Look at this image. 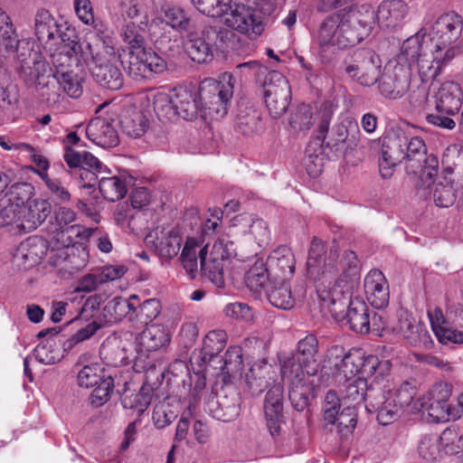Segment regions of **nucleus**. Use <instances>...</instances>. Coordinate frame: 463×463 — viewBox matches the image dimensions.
Segmentation results:
<instances>
[{
  "label": "nucleus",
  "instance_id": "14",
  "mask_svg": "<svg viewBox=\"0 0 463 463\" xmlns=\"http://www.w3.org/2000/svg\"><path fill=\"white\" fill-rule=\"evenodd\" d=\"M207 406L213 418L224 422L232 421L240 414V392L234 386L226 384L209 398Z\"/></svg>",
  "mask_w": 463,
  "mask_h": 463
},
{
  "label": "nucleus",
  "instance_id": "9",
  "mask_svg": "<svg viewBox=\"0 0 463 463\" xmlns=\"http://www.w3.org/2000/svg\"><path fill=\"white\" fill-rule=\"evenodd\" d=\"M280 373L283 380L288 382V399L298 411H303L307 407L316 388L328 385L330 380L328 373H321L317 377H307V373L298 372Z\"/></svg>",
  "mask_w": 463,
  "mask_h": 463
},
{
  "label": "nucleus",
  "instance_id": "13",
  "mask_svg": "<svg viewBox=\"0 0 463 463\" xmlns=\"http://www.w3.org/2000/svg\"><path fill=\"white\" fill-rule=\"evenodd\" d=\"M406 142L407 134L402 128H391L384 135L379 159V170L383 178L391 177L393 168L403 162Z\"/></svg>",
  "mask_w": 463,
  "mask_h": 463
},
{
  "label": "nucleus",
  "instance_id": "63",
  "mask_svg": "<svg viewBox=\"0 0 463 463\" xmlns=\"http://www.w3.org/2000/svg\"><path fill=\"white\" fill-rule=\"evenodd\" d=\"M94 387L90 398V402L93 406L99 407L109 400L114 380L110 376L105 377Z\"/></svg>",
  "mask_w": 463,
  "mask_h": 463
},
{
  "label": "nucleus",
  "instance_id": "62",
  "mask_svg": "<svg viewBox=\"0 0 463 463\" xmlns=\"http://www.w3.org/2000/svg\"><path fill=\"white\" fill-rule=\"evenodd\" d=\"M22 222L21 208L10 204L4 199H1L0 209V228L12 226L14 229L21 232L20 223Z\"/></svg>",
  "mask_w": 463,
  "mask_h": 463
},
{
  "label": "nucleus",
  "instance_id": "57",
  "mask_svg": "<svg viewBox=\"0 0 463 463\" xmlns=\"http://www.w3.org/2000/svg\"><path fill=\"white\" fill-rule=\"evenodd\" d=\"M235 222L249 226V232L254 236L260 245L269 241V231L266 222L261 219H253L250 215L241 214L234 219Z\"/></svg>",
  "mask_w": 463,
  "mask_h": 463
},
{
  "label": "nucleus",
  "instance_id": "25",
  "mask_svg": "<svg viewBox=\"0 0 463 463\" xmlns=\"http://www.w3.org/2000/svg\"><path fill=\"white\" fill-rule=\"evenodd\" d=\"M409 8L402 0H384L374 11V20L379 25L386 29H395L403 24Z\"/></svg>",
  "mask_w": 463,
  "mask_h": 463
},
{
  "label": "nucleus",
  "instance_id": "42",
  "mask_svg": "<svg viewBox=\"0 0 463 463\" xmlns=\"http://www.w3.org/2000/svg\"><path fill=\"white\" fill-rule=\"evenodd\" d=\"M214 369H219L224 375V381L239 373L242 369V351L239 346L229 347L224 356H220L215 364L210 365Z\"/></svg>",
  "mask_w": 463,
  "mask_h": 463
},
{
  "label": "nucleus",
  "instance_id": "6",
  "mask_svg": "<svg viewBox=\"0 0 463 463\" xmlns=\"http://www.w3.org/2000/svg\"><path fill=\"white\" fill-rule=\"evenodd\" d=\"M235 80L225 72L220 80L205 79L200 83L199 100L204 118L220 119L227 115L233 95Z\"/></svg>",
  "mask_w": 463,
  "mask_h": 463
},
{
  "label": "nucleus",
  "instance_id": "61",
  "mask_svg": "<svg viewBox=\"0 0 463 463\" xmlns=\"http://www.w3.org/2000/svg\"><path fill=\"white\" fill-rule=\"evenodd\" d=\"M194 6L209 16L220 17L232 8L231 0H192Z\"/></svg>",
  "mask_w": 463,
  "mask_h": 463
},
{
  "label": "nucleus",
  "instance_id": "51",
  "mask_svg": "<svg viewBox=\"0 0 463 463\" xmlns=\"http://www.w3.org/2000/svg\"><path fill=\"white\" fill-rule=\"evenodd\" d=\"M430 190L433 202L438 207L448 208L456 201L457 194L453 184L446 177L434 182Z\"/></svg>",
  "mask_w": 463,
  "mask_h": 463
},
{
  "label": "nucleus",
  "instance_id": "45",
  "mask_svg": "<svg viewBox=\"0 0 463 463\" xmlns=\"http://www.w3.org/2000/svg\"><path fill=\"white\" fill-rule=\"evenodd\" d=\"M153 389L144 384L138 392H130L125 389L121 396V404L125 409H128L140 416L150 405L152 400Z\"/></svg>",
  "mask_w": 463,
  "mask_h": 463
},
{
  "label": "nucleus",
  "instance_id": "19",
  "mask_svg": "<svg viewBox=\"0 0 463 463\" xmlns=\"http://www.w3.org/2000/svg\"><path fill=\"white\" fill-rule=\"evenodd\" d=\"M225 24L230 28L249 37H256L263 31L261 22L254 15L253 11L244 5H235L227 11Z\"/></svg>",
  "mask_w": 463,
  "mask_h": 463
},
{
  "label": "nucleus",
  "instance_id": "55",
  "mask_svg": "<svg viewBox=\"0 0 463 463\" xmlns=\"http://www.w3.org/2000/svg\"><path fill=\"white\" fill-rule=\"evenodd\" d=\"M437 389L433 390L430 402L426 406L429 417L434 422L447 421L451 416V408L448 403L449 392L445 390V394L440 398H435Z\"/></svg>",
  "mask_w": 463,
  "mask_h": 463
},
{
  "label": "nucleus",
  "instance_id": "59",
  "mask_svg": "<svg viewBox=\"0 0 463 463\" xmlns=\"http://www.w3.org/2000/svg\"><path fill=\"white\" fill-rule=\"evenodd\" d=\"M314 109L310 105H299L290 116L289 125L296 130L309 129L314 124Z\"/></svg>",
  "mask_w": 463,
  "mask_h": 463
},
{
  "label": "nucleus",
  "instance_id": "44",
  "mask_svg": "<svg viewBox=\"0 0 463 463\" xmlns=\"http://www.w3.org/2000/svg\"><path fill=\"white\" fill-rule=\"evenodd\" d=\"M167 331L159 325H150L142 331L137 338L138 345L142 351H156L169 342Z\"/></svg>",
  "mask_w": 463,
  "mask_h": 463
},
{
  "label": "nucleus",
  "instance_id": "21",
  "mask_svg": "<svg viewBox=\"0 0 463 463\" xmlns=\"http://www.w3.org/2000/svg\"><path fill=\"white\" fill-rule=\"evenodd\" d=\"M364 289L367 301L376 309H383L389 304V284L379 269H371L364 280Z\"/></svg>",
  "mask_w": 463,
  "mask_h": 463
},
{
  "label": "nucleus",
  "instance_id": "28",
  "mask_svg": "<svg viewBox=\"0 0 463 463\" xmlns=\"http://www.w3.org/2000/svg\"><path fill=\"white\" fill-rule=\"evenodd\" d=\"M137 304V295H131L128 298L115 297L103 307L102 317L109 324L119 322L125 317L134 321L135 306Z\"/></svg>",
  "mask_w": 463,
  "mask_h": 463
},
{
  "label": "nucleus",
  "instance_id": "48",
  "mask_svg": "<svg viewBox=\"0 0 463 463\" xmlns=\"http://www.w3.org/2000/svg\"><path fill=\"white\" fill-rule=\"evenodd\" d=\"M368 385L367 381L364 378H357L353 383L347 384L342 393V402L345 405L356 408L361 402H364V405L368 403V393L372 386Z\"/></svg>",
  "mask_w": 463,
  "mask_h": 463
},
{
  "label": "nucleus",
  "instance_id": "41",
  "mask_svg": "<svg viewBox=\"0 0 463 463\" xmlns=\"http://www.w3.org/2000/svg\"><path fill=\"white\" fill-rule=\"evenodd\" d=\"M334 364L333 374L341 382L348 381L359 373V365L361 364V349H354L344 354L339 360Z\"/></svg>",
  "mask_w": 463,
  "mask_h": 463
},
{
  "label": "nucleus",
  "instance_id": "50",
  "mask_svg": "<svg viewBox=\"0 0 463 463\" xmlns=\"http://www.w3.org/2000/svg\"><path fill=\"white\" fill-rule=\"evenodd\" d=\"M356 424V408L346 405L340 413H337L335 420L328 423V427L330 431L335 430L342 438H346L353 433Z\"/></svg>",
  "mask_w": 463,
  "mask_h": 463
},
{
  "label": "nucleus",
  "instance_id": "17",
  "mask_svg": "<svg viewBox=\"0 0 463 463\" xmlns=\"http://www.w3.org/2000/svg\"><path fill=\"white\" fill-rule=\"evenodd\" d=\"M410 71L402 65H396L392 69H385L379 80V90L383 96L391 99L402 97L409 89Z\"/></svg>",
  "mask_w": 463,
  "mask_h": 463
},
{
  "label": "nucleus",
  "instance_id": "12",
  "mask_svg": "<svg viewBox=\"0 0 463 463\" xmlns=\"http://www.w3.org/2000/svg\"><path fill=\"white\" fill-rule=\"evenodd\" d=\"M364 407L368 412L377 414V420L382 425L394 422L400 418L402 411L390 387L379 383L371 387L368 393V403Z\"/></svg>",
  "mask_w": 463,
  "mask_h": 463
},
{
  "label": "nucleus",
  "instance_id": "15",
  "mask_svg": "<svg viewBox=\"0 0 463 463\" xmlns=\"http://www.w3.org/2000/svg\"><path fill=\"white\" fill-rule=\"evenodd\" d=\"M126 72L134 80L149 78L153 73H161L166 68L165 61L155 52L145 48L137 55L121 61Z\"/></svg>",
  "mask_w": 463,
  "mask_h": 463
},
{
  "label": "nucleus",
  "instance_id": "5",
  "mask_svg": "<svg viewBox=\"0 0 463 463\" xmlns=\"http://www.w3.org/2000/svg\"><path fill=\"white\" fill-rule=\"evenodd\" d=\"M148 100L159 119L175 121L183 118L193 121L199 116L204 118L202 106H199V93L185 89L175 90L173 94L155 91L148 96Z\"/></svg>",
  "mask_w": 463,
  "mask_h": 463
},
{
  "label": "nucleus",
  "instance_id": "16",
  "mask_svg": "<svg viewBox=\"0 0 463 463\" xmlns=\"http://www.w3.org/2000/svg\"><path fill=\"white\" fill-rule=\"evenodd\" d=\"M456 441L458 442L457 447L459 448L463 445V436H458L455 430L446 429L440 436L437 434L424 436L418 445V452L424 460L436 461L441 458L445 453L442 449L443 444L448 446L449 443Z\"/></svg>",
  "mask_w": 463,
  "mask_h": 463
},
{
  "label": "nucleus",
  "instance_id": "22",
  "mask_svg": "<svg viewBox=\"0 0 463 463\" xmlns=\"http://www.w3.org/2000/svg\"><path fill=\"white\" fill-rule=\"evenodd\" d=\"M266 264L271 279L290 280L296 267L295 256L290 248L282 245L269 255Z\"/></svg>",
  "mask_w": 463,
  "mask_h": 463
},
{
  "label": "nucleus",
  "instance_id": "23",
  "mask_svg": "<svg viewBox=\"0 0 463 463\" xmlns=\"http://www.w3.org/2000/svg\"><path fill=\"white\" fill-rule=\"evenodd\" d=\"M148 31V20L143 15L139 21H129L123 24L120 29V38L128 48V59L131 55H137L146 48V38Z\"/></svg>",
  "mask_w": 463,
  "mask_h": 463
},
{
  "label": "nucleus",
  "instance_id": "58",
  "mask_svg": "<svg viewBox=\"0 0 463 463\" xmlns=\"http://www.w3.org/2000/svg\"><path fill=\"white\" fill-rule=\"evenodd\" d=\"M161 312V303L156 298H149L142 304L135 306L134 321L147 326L156 319Z\"/></svg>",
  "mask_w": 463,
  "mask_h": 463
},
{
  "label": "nucleus",
  "instance_id": "10",
  "mask_svg": "<svg viewBox=\"0 0 463 463\" xmlns=\"http://www.w3.org/2000/svg\"><path fill=\"white\" fill-rule=\"evenodd\" d=\"M263 97L266 107L274 118L287 111L291 99V90L286 77L278 71H271L263 82Z\"/></svg>",
  "mask_w": 463,
  "mask_h": 463
},
{
  "label": "nucleus",
  "instance_id": "8",
  "mask_svg": "<svg viewBox=\"0 0 463 463\" xmlns=\"http://www.w3.org/2000/svg\"><path fill=\"white\" fill-rule=\"evenodd\" d=\"M405 145V169L408 174L419 175L421 179H432L437 175L439 160L434 154H428L427 146L422 137L407 135Z\"/></svg>",
  "mask_w": 463,
  "mask_h": 463
},
{
  "label": "nucleus",
  "instance_id": "60",
  "mask_svg": "<svg viewBox=\"0 0 463 463\" xmlns=\"http://www.w3.org/2000/svg\"><path fill=\"white\" fill-rule=\"evenodd\" d=\"M188 53L194 61L198 63L207 62L212 60L213 56V49L200 36L189 35Z\"/></svg>",
  "mask_w": 463,
  "mask_h": 463
},
{
  "label": "nucleus",
  "instance_id": "56",
  "mask_svg": "<svg viewBox=\"0 0 463 463\" xmlns=\"http://www.w3.org/2000/svg\"><path fill=\"white\" fill-rule=\"evenodd\" d=\"M233 33L221 25H207L202 31L201 37L213 50H223Z\"/></svg>",
  "mask_w": 463,
  "mask_h": 463
},
{
  "label": "nucleus",
  "instance_id": "33",
  "mask_svg": "<svg viewBox=\"0 0 463 463\" xmlns=\"http://www.w3.org/2000/svg\"><path fill=\"white\" fill-rule=\"evenodd\" d=\"M274 374L269 364L264 361L253 364L245 375L247 391L251 395H260L268 387Z\"/></svg>",
  "mask_w": 463,
  "mask_h": 463
},
{
  "label": "nucleus",
  "instance_id": "32",
  "mask_svg": "<svg viewBox=\"0 0 463 463\" xmlns=\"http://www.w3.org/2000/svg\"><path fill=\"white\" fill-rule=\"evenodd\" d=\"M118 61L97 63L91 68V75L101 87L110 90H118L124 84V77L117 65Z\"/></svg>",
  "mask_w": 463,
  "mask_h": 463
},
{
  "label": "nucleus",
  "instance_id": "43",
  "mask_svg": "<svg viewBox=\"0 0 463 463\" xmlns=\"http://www.w3.org/2000/svg\"><path fill=\"white\" fill-rule=\"evenodd\" d=\"M34 27L38 40L44 44H49L52 41L60 39V33H63L61 31L51 14L46 10H42L37 13Z\"/></svg>",
  "mask_w": 463,
  "mask_h": 463
},
{
  "label": "nucleus",
  "instance_id": "20",
  "mask_svg": "<svg viewBox=\"0 0 463 463\" xmlns=\"http://www.w3.org/2000/svg\"><path fill=\"white\" fill-rule=\"evenodd\" d=\"M351 61L361 71L359 83L363 86H372L378 81L381 61L378 55L371 49H357L348 54Z\"/></svg>",
  "mask_w": 463,
  "mask_h": 463
},
{
  "label": "nucleus",
  "instance_id": "4",
  "mask_svg": "<svg viewBox=\"0 0 463 463\" xmlns=\"http://www.w3.org/2000/svg\"><path fill=\"white\" fill-rule=\"evenodd\" d=\"M430 43L421 39L419 34L406 39L402 45L401 59L408 61L410 67L416 66L421 80H434L441 66L451 61L456 55L455 48L446 52L430 49Z\"/></svg>",
  "mask_w": 463,
  "mask_h": 463
},
{
  "label": "nucleus",
  "instance_id": "54",
  "mask_svg": "<svg viewBox=\"0 0 463 463\" xmlns=\"http://www.w3.org/2000/svg\"><path fill=\"white\" fill-rule=\"evenodd\" d=\"M76 70L66 71L58 74L61 82V92L66 93L70 98L78 99L83 93V77Z\"/></svg>",
  "mask_w": 463,
  "mask_h": 463
},
{
  "label": "nucleus",
  "instance_id": "27",
  "mask_svg": "<svg viewBox=\"0 0 463 463\" xmlns=\"http://www.w3.org/2000/svg\"><path fill=\"white\" fill-rule=\"evenodd\" d=\"M51 213V204L47 200L36 198L21 208V232L27 233L36 230Z\"/></svg>",
  "mask_w": 463,
  "mask_h": 463
},
{
  "label": "nucleus",
  "instance_id": "47",
  "mask_svg": "<svg viewBox=\"0 0 463 463\" xmlns=\"http://www.w3.org/2000/svg\"><path fill=\"white\" fill-rule=\"evenodd\" d=\"M245 279L250 290L261 293L266 290L269 283H271V276L268 271V266L262 260H257L246 272Z\"/></svg>",
  "mask_w": 463,
  "mask_h": 463
},
{
  "label": "nucleus",
  "instance_id": "52",
  "mask_svg": "<svg viewBox=\"0 0 463 463\" xmlns=\"http://www.w3.org/2000/svg\"><path fill=\"white\" fill-rule=\"evenodd\" d=\"M40 178L47 187V194L56 203H67L71 201V195L68 185L62 183L60 178L50 175L48 173L40 174Z\"/></svg>",
  "mask_w": 463,
  "mask_h": 463
},
{
  "label": "nucleus",
  "instance_id": "40",
  "mask_svg": "<svg viewBox=\"0 0 463 463\" xmlns=\"http://www.w3.org/2000/svg\"><path fill=\"white\" fill-rule=\"evenodd\" d=\"M201 269L207 279L217 288L224 287L223 263L220 258H214L213 253L208 255L207 245L199 250Z\"/></svg>",
  "mask_w": 463,
  "mask_h": 463
},
{
  "label": "nucleus",
  "instance_id": "35",
  "mask_svg": "<svg viewBox=\"0 0 463 463\" xmlns=\"http://www.w3.org/2000/svg\"><path fill=\"white\" fill-rule=\"evenodd\" d=\"M86 178L99 181V189L102 196L110 202L122 199L128 193L125 180L117 176L98 175L95 173L86 172Z\"/></svg>",
  "mask_w": 463,
  "mask_h": 463
},
{
  "label": "nucleus",
  "instance_id": "7",
  "mask_svg": "<svg viewBox=\"0 0 463 463\" xmlns=\"http://www.w3.org/2000/svg\"><path fill=\"white\" fill-rule=\"evenodd\" d=\"M318 340L313 334L301 338L294 354L280 359V373L291 374L296 372L307 373V377H317L324 371L317 359Z\"/></svg>",
  "mask_w": 463,
  "mask_h": 463
},
{
  "label": "nucleus",
  "instance_id": "34",
  "mask_svg": "<svg viewBox=\"0 0 463 463\" xmlns=\"http://www.w3.org/2000/svg\"><path fill=\"white\" fill-rule=\"evenodd\" d=\"M89 138L102 147H113L118 144V136L110 123L96 118L90 121L87 129Z\"/></svg>",
  "mask_w": 463,
  "mask_h": 463
},
{
  "label": "nucleus",
  "instance_id": "18",
  "mask_svg": "<svg viewBox=\"0 0 463 463\" xmlns=\"http://www.w3.org/2000/svg\"><path fill=\"white\" fill-rule=\"evenodd\" d=\"M31 77L37 90L48 102H56L61 93L58 74L48 70V65L43 61L34 62L31 68Z\"/></svg>",
  "mask_w": 463,
  "mask_h": 463
},
{
  "label": "nucleus",
  "instance_id": "38",
  "mask_svg": "<svg viewBox=\"0 0 463 463\" xmlns=\"http://www.w3.org/2000/svg\"><path fill=\"white\" fill-rule=\"evenodd\" d=\"M59 38L62 44L61 49L66 53L71 54L76 69L80 70L82 63L87 64L89 62L91 51L87 48V40L84 43H80L78 36L68 29L66 32L60 33Z\"/></svg>",
  "mask_w": 463,
  "mask_h": 463
},
{
  "label": "nucleus",
  "instance_id": "53",
  "mask_svg": "<svg viewBox=\"0 0 463 463\" xmlns=\"http://www.w3.org/2000/svg\"><path fill=\"white\" fill-rule=\"evenodd\" d=\"M34 195V187L29 183H16L9 188L2 198L17 208H23L28 204Z\"/></svg>",
  "mask_w": 463,
  "mask_h": 463
},
{
  "label": "nucleus",
  "instance_id": "3",
  "mask_svg": "<svg viewBox=\"0 0 463 463\" xmlns=\"http://www.w3.org/2000/svg\"><path fill=\"white\" fill-rule=\"evenodd\" d=\"M197 29V22L182 8L170 7L162 18L154 19L150 24V35L156 47L161 52L174 55L180 50V41L172 31L193 35Z\"/></svg>",
  "mask_w": 463,
  "mask_h": 463
},
{
  "label": "nucleus",
  "instance_id": "46",
  "mask_svg": "<svg viewBox=\"0 0 463 463\" xmlns=\"http://www.w3.org/2000/svg\"><path fill=\"white\" fill-rule=\"evenodd\" d=\"M99 355L104 364L118 367L128 364V349L120 341H105L99 348Z\"/></svg>",
  "mask_w": 463,
  "mask_h": 463
},
{
  "label": "nucleus",
  "instance_id": "24",
  "mask_svg": "<svg viewBox=\"0 0 463 463\" xmlns=\"http://www.w3.org/2000/svg\"><path fill=\"white\" fill-rule=\"evenodd\" d=\"M283 386L274 384L267 392L264 401V413L267 427L272 436L279 435L283 421Z\"/></svg>",
  "mask_w": 463,
  "mask_h": 463
},
{
  "label": "nucleus",
  "instance_id": "49",
  "mask_svg": "<svg viewBox=\"0 0 463 463\" xmlns=\"http://www.w3.org/2000/svg\"><path fill=\"white\" fill-rule=\"evenodd\" d=\"M120 127L127 136L137 138L146 133L148 121L141 112L133 110L121 116Z\"/></svg>",
  "mask_w": 463,
  "mask_h": 463
},
{
  "label": "nucleus",
  "instance_id": "11",
  "mask_svg": "<svg viewBox=\"0 0 463 463\" xmlns=\"http://www.w3.org/2000/svg\"><path fill=\"white\" fill-rule=\"evenodd\" d=\"M462 33L461 17L454 13H447L440 15L430 30L428 37H421L428 43H430V49L446 52L449 48H458L452 45Z\"/></svg>",
  "mask_w": 463,
  "mask_h": 463
},
{
  "label": "nucleus",
  "instance_id": "2",
  "mask_svg": "<svg viewBox=\"0 0 463 463\" xmlns=\"http://www.w3.org/2000/svg\"><path fill=\"white\" fill-rule=\"evenodd\" d=\"M374 23V9L371 5H361L348 10L328 14L317 30V42L322 46L344 49L361 43L367 37Z\"/></svg>",
  "mask_w": 463,
  "mask_h": 463
},
{
  "label": "nucleus",
  "instance_id": "29",
  "mask_svg": "<svg viewBox=\"0 0 463 463\" xmlns=\"http://www.w3.org/2000/svg\"><path fill=\"white\" fill-rule=\"evenodd\" d=\"M113 43V39L108 35L101 36L98 33L90 35L87 38V48L91 51L90 61H92L94 65L108 61H120V56L117 55Z\"/></svg>",
  "mask_w": 463,
  "mask_h": 463
},
{
  "label": "nucleus",
  "instance_id": "31",
  "mask_svg": "<svg viewBox=\"0 0 463 463\" xmlns=\"http://www.w3.org/2000/svg\"><path fill=\"white\" fill-rule=\"evenodd\" d=\"M235 128L245 136L260 133L264 129L261 113L245 102L237 108Z\"/></svg>",
  "mask_w": 463,
  "mask_h": 463
},
{
  "label": "nucleus",
  "instance_id": "39",
  "mask_svg": "<svg viewBox=\"0 0 463 463\" xmlns=\"http://www.w3.org/2000/svg\"><path fill=\"white\" fill-rule=\"evenodd\" d=\"M227 335L225 331L218 329L210 331L203 338L200 359L203 364H215L219 354L225 346Z\"/></svg>",
  "mask_w": 463,
  "mask_h": 463
},
{
  "label": "nucleus",
  "instance_id": "64",
  "mask_svg": "<svg viewBox=\"0 0 463 463\" xmlns=\"http://www.w3.org/2000/svg\"><path fill=\"white\" fill-rule=\"evenodd\" d=\"M342 403V398L340 399L335 391H328L326 392L323 407V420L325 427L327 428L328 423H332L335 420V416L339 413V409Z\"/></svg>",
  "mask_w": 463,
  "mask_h": 463
},
{
  "label": "nucleus",
  "instance_id": "30",
  "mask_svg": "<svg viewBox=\"0 0 463 463\" xmlns=\"http://www.w3.org/2000/svg\"><path fill=\"white\" fill-rule=\"evenodd\" d=\"M182 241V236L177 228H156L153 242L160 257L172 259L177 256Z\"/></svg>",
  "mask_w": 463,
  "mask_h": 463
},
{
  "label": "nucleus",
  "instance_id": "36",
  "mask_svg": "<svg viewBox=\"0 0 463 463\" xmlns=\"http://www.w3.org/2000/svg\"><path fill=\"white\" fill-rule=\"evenodd\" d=\"M264 294L269 303L278 308L288 310L295 305L289 280L272 279L266 287Z\"/></svg>",
  "mask_w": 463,
  "mask_h": 463
},
{
  "label": "nucleus",
  "instance_id": "1",
  "mask_svg": "<svg viewBox=\"0 0 463 463\" xmlns=\"http://www.w3.org/2000/svg\"><path fill=\"white\" fill-rule=\"evenodd\" d=\"M360 261L353 250L339 252L335 241L326 243L314 237L310 243L307 272L315 281H322L335 288L329 292L330 312L338 317L345 312L350 328L361 334L370 332L371 315L365 302L352 298L353 282L360 276Z\"/></svg>",
  "mask_w": 463,
  "mask_h": 463
},
{
  "label": "nucleus",
  "instance_id": "37",
  "mask_svg": "<svg viewBox=\"0 0 463 463\" xmlns=\"http://www.w3.org/2000/svg\"><path fill=\"white\" fill-rule=\"evenodd\" d=\"M332 137V146L345 144L346 148H355L361 137L358 123L350 118H344L340 123L333 127Z\"/></svg>",
  "mask_w": 463,
  "mask_h": 463
},
{
  "label": "nucleus",
  "instance_id": "26",
  "mask_svg": "<svg viewBox=\"0 0 463 463\" xmlns=\"http://www.w3.org/2000/svg\"><path fill=\"white\" fill-rule=\"evenodd\" d=\"M462 96L459 84L455 81H445L432 97L435 109L448 115H455L461 108Z\"/></svg>",
  "mask_w": 463,
  "mask_h": 463
}]
</instances>
